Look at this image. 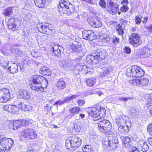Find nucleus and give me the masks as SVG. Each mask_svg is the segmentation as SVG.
I'll list each match as a JSON object with an SVG mask.
<instances>
[{
    "mask_svg": "<svg viewBox=\"0 0 152 152\" xmlns=\"http://www.w3.org/2000/svg\"><path fill=\"white\" fill-rule=\"evenodd\" d=\"M73 62L72 60H63L59 61V65L61 67L66 69L73 65Z\"/></svg>",
    "mask_w": 152,
    "mask_h": 152,
    "instance_id": "a211bd4d",
    "label": "nucleus"
},
{
    "mask_svg": "<svg viewBox=\"0 0 152 152\" xmlns=\"http://www.w3.org/2000/svg\"><path fill=\"white\" fill-rule=\"evenodd\" d=\"M82 148L83 151L84 152H90L91 150V146L90 145H86L84 146Z\"/></svg>",
    "mask_w": 152,
    "mask_h": 152,
    "instance_id": "c03bdc74",
    "label": "nucleus"
},
{
    "mask_svg": "<svg viewBox=\"0 0 152 152\" xmlns=\"http://www.w3.org/2000/svg\"><path fill=\"white\" fill-rule=\"evenodd\" d=\"M20 121L22 123V125H26V124H28L27 121L24 119Z\"/></svg>",
    "mask_w": 152,
    "mask_h": 152,
    "instance_id": "338daca9",
    "label": "nucleus"
},
{
    "mask_svg": "<svg viewBox=\"0 0 152 152\" xmlns=\"http://www.w3.org/2000/svg\"><path fill=\"white\" fill-rule=\"evenodd\" d=\"M3 109L9 112L15 114L19 111L20 108L15 105L7 104L3 106Z\"/></svg>",
    "mask_w": 152,
    "mask_h": 152,
    "instance_id": "dca6fc26",
    "label": "nucleus"
},
{
    "mask_svg": "<svg viewBox=\"0 0 152 152\" xmlns=\"http://www.w3.org/2000/svg\"><path fill=\"white\" fill-rule=\"evenodd\" d=\"M18 106L20 108L24 111H29L32 109V108L31 106L28 105H26L22 102L19 103L18 104Z\"/></svg>",
    "mask_w": 152,
    "mask_h": 152,
    "instance_id": "c85d7f7f",
    "label": "nucleus"
},
{
    "mask_svg": "<svg viewBox=\"0 0 152 152\" xmlns=\"http://www.w3.org/2000/svg\"><path fill=\"white\" fill-rule=\"evenodd\" d=\"M125 28L124 26H123L118 25V28L116 29L118 34L119 35H122L124 33V30Z\"/></svg>",
    "mask_w": 152,
    "mask_h": 152,
    "instance_id": "e433bc0d",
    "label": "nucleus"
},
{
    "mask_svg": "<svg viewBox=\"0 0 152 152\" xmlns=\"http://www.w3.org/2000/svg\"><path fill=\"white\" fill-rule=\"evenodd\" d=\"M111 140L112 141H113L114 145H115L116 146H117L116 145V144L118 143V140L117 139V138L116 137H115V138H113Z\"/></svg>",
    "mask_w": 152,
    "mask_h": 152,
    "instance_id": "69168bd1",
    "label": "nucleus"
},
{
    "mask_svg": "<svg viewBox=\"0 0 152 152\" xmlns=\"http://www.w3.org/2000/svg\"><path fill=\"white\" fill-rule=\"evenodd\" d=\"M139 146L140 147L141 150L143 152H146L148 150V146L147 143L144 141H140L139 142Z\"/></svg>",
    "mask_w": 152,
    "mask_h": 152,
    "instance_id": "393cba45",
    "label": "nucleus"
},
{
    "mask_svg": "<svg viewBox=\"0 0 152 152\" xmlns=\"http://www.w3.org/2000/svg\"><path fill=\"white\" fill-rule=\"evenodd\" d=\"M139 150L136 147L134 146H131L129 148V152H135V151Z\"/></svg>",
    "mask_w": 152,
    "mask_h": 152,
    "instance_id": "13d9d810",
    "label": "nucleus"
},
{
    "mask_svg": "<svg viewBox=\"0 0 152 152\" xmlns=\"http://www.w3.org/2000/svg\"><path fill=\"white\" fill-rule=\"evenodd\" d=\"M144 73L143 69L138 66H130L126 69V75L128 77H142Z\"/></svg>",
    "mask_w": 152,
    "mask_h": 152,
    "instance_id": "423d86ee",
    "label": "nucleus"
},
{
    "mask_svg": "<svg viewBox=\"0 0 152 152\" xmlns=\"http://www.w3.org/2000/svg\"><path fill=\"white\" fill-rule=\"evenodd\" d=\"M83 37L86 40H93L96 38L95 33L91 30H85L83 31Z\"/></svg>",
    "mask_w": 152,
    "mask_h": 152,
    "instance_id": "2eb2a0df",
    "label": "nucleus"
},
{
    "mask_svg": "<svg viewBox=\"0 0 152 152\" xmlns=\"http://www.w3.org/2000/svg\"><path fill=\"white\" fill-rule=\"evenodd\" d=\"M84 67L83 65H81L80 64H77L76 66V68L77 69L78 71H81Z\"/></svg>",
    "mask_w": 152,
    "mask_h": 152,
    "instance_id": "603ef678",
    "label": "nucleus"
},
{
    "mask_svg": "<svg viewBox=\"0 0 152 152\" xmlns=\"http://www.w3.org/2000/svg\"><path fill=\"white\" fill-rule=\"evenodd\" d=\"M8 70L11 73H15L18 71V65L14 63L9 66Z\"/></svg>",
    "mask_w": 152,
    "mask_h": 152,
    "instance_id": "bb28decb",
    "label": "nucleus"
},
{
    "mask_svg": "<svg viewBox=\"0 0 152 152\" xmlns=\"http://www.w3.org/2000/svg\"><path fill=\"white\" fill-rule=\"evenodd\" d=\"M71 100V97L70 96H68L65 98L64 100V103H67L69 101H70Z\"/></svg>",
    "mask_w": 152,
    "mask_h": 152,
    "instance_id": "680f3d73",
    "label": "nucleus"
},
{
    "mask_svg": "<svg viewBox=\"0 0 152 152\" xmlns=\"http://www.w3.org/2000/svg\"><path fill=\"white\" fill-rule=\"evenodd\" d=\"M110 40V37L108 35L104 34L103 35L102 41L106 43H108Z\"/></svg>",
    "mask_w": 152,
    "mask_h": 152,
    "instance_id": "79ce46f5",
    "label": "nucleus"
},
{
    "mask_svg": "<svg viewBox=\"0 0 152 152\" xmlns=\"http://www.w3.org/2000/svg\"><path fill=\"white\" fill-rule=\"evenodd\" d=\"M99 4L102 8H104L106 7V4L104 0H100Z\"/></svg>",
    "mask_w": 152,
    "mask_h": 152,
    "instance_id": "8fccbe9b",
    "label": "nucleus"
},
{
    "mask_svg": "<svg viewBox=\"0 0 152 152\" xmlns=\"http://www.w3.org/2000/svg\"><path fill=\"white\" fill-rule=\"evenodd\" d=\"M106 55V52L104 50H95L92 52V55L87 56L86 59L88 61H90L91 63H96L101 59H104Z\"/></svg>",
    "mask_w": 152,
    "mask_h": 152,
    "instance_id": "39448f33",
    "label": "nucleus"
},
{
    "mask_svg": "<svg viewBox=\"0 0 152 152\" xmlns=\"http://www.w3.org/2000/svg\"><path fill=\"white\" fill-rule=\"evenodd\" d=\"M82 140L77 136H73L67 138L65 142L66 148L71 151H75L81 146Z\"/></svg>",
    "mask_w": 152,
    "mask_h": 152,
    "instance_id": "20e7f679",
    "label": "nucleus"
},
{
    "mask_svg": "<svg viewBox=\"0 0 152 152\" xmlns=\"http://www.w3.org/2000/svg\"><path fill=\"white\" fill-rule=\"evenodd\" d=\"M73 127L75 131L77 132H79L82 128L80 124L79 123L74 124Z\"/></svg>",
    "mask_w": 152,
    "mask_h": 152,
    "instance_id": "37998d69",
    "label": "nucleus"
},
{
    "mask_svg": "<svg viewBox=\"0 0 152 152\" xmlns=\"http://www.w3.org/2000/svg\"><path fill=\"white\" fill-rule=\"evenodd\" d=\"M8 27L9 29L15 31L21 28L20 21L17 18H11L8 22Z\"/></svg>",
    "mask_w": 152,
    "mask_h": 152,
    "instance_id": "1a4fd4ad",
    "label": "nucleus"
},
{
    "mask_svg": "<svg viewBox=\"0 0 152 152\" xmlns=\"http://www.w3.org/2000/svg\"><path fill=\"white\" fill-rule=\"evenodd\" d=\"M124 51L127 54H129L131 51V49L129 47H125L124 49Z\"/></svg>",
    "mask_w": 152,
    "mask_h": 152,
    "instance_id": "e2e57ef3",
    "label": "nucleus"
},
{
    "mask_svg": "<svg viewBox=\"0 0 152 152\" xmlns=\"http://www.w3.org/2000/svg\"><path fill=\"white\" fill-rule=\"evenodd\" d=\"M120 117L123 123H125L126 124L128 122H129V118L128 116L122 115Z\"/></svg>",
    "mask_w": 152,
    "mask_h": 152,
    "instance_id": "ea45409f",
    "label": "nucleus"
},
{
    "mask_svg": "<svg viewBox=\"0 0 152 152\" xmlns=\"http://www.w3.org/2000/svg\"><path fill=\"white\" fill-rule=\"evenodd\" d=\"M131 99L130 97H119L118 98L119 100L125 102L127 101L128 100Z\"/></svg>",
    "mask_w": 152,
    "mask_h": 152,
    "instance_id": "3c124183",
    "label": "nucleus"
},
{
    "mask_svg": "<svg viewBox=\"0 0 152 152\" xmlns=\"http://www.w3.org/2000/svg\"><path fill=\"white\" fill-rule=\"evenodd\" d=\"M135 23L137 25L140 24L142 21L141 18H140L139 16H137L135 18Z\"/></svg>",
    "mask_w": 152,
    "mask_h": 152,
    "instance_id": "09e8293b",
    "label": "nucleus"
},
{
    "mask_svg": "<svg viewBox=\"0 0 152 152\" xmlns=\"http://www.w3.org/2000/svg\"><path fill=\"white\" fill-rule=\"evenodd\" d=\"M14 140L10 138L4 137L0 139V152H5L12 147Z\"/></svg>",
    "mask_w": 152,
    "mask_h": 152,
    "instance_id": "0eeeda50",
    "label": "nucleus"
},
{
    "mask_svg": "<svg viewBox=\"0 0 152 152\" xmlns=\"http://www.w3.org/2000/svg\"><path fill=\"white\" fill-rule=\"evenodd\" d=\"M116 124L118 127L122 125L121 124H123L122 121H121V119L120 117L119 118L116 120Z\"/></svg>",
    "mask_w": 152,
    "mask_h": 152,
    "instance_id": "864d4df0",
    "label": "nucleus"
},
{
    "mask_svg": "<svg viewBox=\"0 0 152 152\" xmlns=\"http://www.w3.org/2000/svg\"><path fill=\"white\" fill-rule=\"evenodd\" d=\"M45 32L48 31L51 34H54L55 32V30L54 29V26L48 23L45 24Z\"/></svg>",
    "mask_w": 152,
    "mask_h": 152,
    "instance_id": "cd10ccee",
    "label": "nucleus"
},
{
    "mask_svg": "<svg viewBox=\"0 0 152 152\" xmlns=\"http://www.w3.org/2000/svg\"><path fill=\"white\" fill-rule=\"evenodd\" d=\"M1 66L4 68L6 69H8L9 66H10L9 65V64L7 62H4L1 65Z\"/></svg>",
    "mask_w": 152,
    "mask_h": 152,
    "instance_id": "6e6d98bb",
    "label": "nucleus"
},
{
    "mask_svg": "<svg viewBox=\"0 0 152 152\" xmlns=\"http://www.w3.org/2000/svg\"><path fill=\"white\" fill-rule=\"evenodd\" d=\"M77 103L80 106H83L85 103V101L84 99H79L77 102Z\"/></svg>",
    "mask_w": 152,
    "mask_h": 152,
    "instance_id": "4d7b16f0",
    "label": "nucleus"
},
{
    "mask_svg": "<svg viewBox=\"0 0 152 152\" xmlns=\"http://www.w3.org/2000/svg\"><path fill=\"white\" fill-rule=\"evenodd\" d=\"M22 125V123L20 121L16 120L13 123V129H15L20 127Z\"/></svg>",
    "mask_w": 152,
    "mask_h": 152,
    "instance_id": "58836bf2",
    "label": "nucleus"
},
{
    "mask_svg": "<svg viewBox=\"0 0 152 152\" xmlns=\"http://www.w3.org/2000/svg\"><path fill=\"white\" fill-rule=\"evenodd\" d=\"M151 53L150 49L147 47H145L142 48L140 52V55L143 58H146L150 56Z\"/></svg>",
    "mask_w": 152,
    "mask_h": 152,
    "instance_id": "aec40b11",
    "label": "nucleus"
},
{
    "mask_svg": "<svg viewBox=\"0 0 152 152\" xmlns=\"http://www.w3.org/2000/svg\"><path fill=\"white\" fill-rule=\"evenodd\" d=\"M140 36L137 33H133L129 37V42L134 47H137L141 44L142 41Z\"/></svg>",
    "mask_w": 152,
    "mask_h": 152,
    "instance_id": "9d476101",
    "label": "nucleus"
},
{
    "mask_svg": "<svg viewBox=\"0 0 152 152\" xmlns=\"http://www.w3.org/2000/svg\"><path fill=\"white\" fill-rule=\"evenodd\" d=\"M51 0H34L35 5L40 8L45 7L47 3H49Z\"/></svg>",
    "mask_w": 152,
    "mask_h": 152,
    "instance_id": "412c9836",
    "label": "nucleus"
},
{
    "mask_svg": "<svg viewBox=\"0 0 152 152\" xmlns=\"http://www.w3.org/2000/svg\"><path fill=\"white\" fill-rule=\"evenodd\" d=\"M58 8L60 14L63 13L68 15L75 11V6L70 4L68 0H61L58 4Z\"/></svg>",
    "mask_w": 152,
    "mask_h": 152,
    "instance_id": "f03ea898",
    "label": "nucleus"
},
{
    "mask_svg": "<svg viewBox=\"0 0 152 152\" xmlns=\"http://www.w3.org/2000/svg\"><path fill=\"white\" fill-rule=\"evenodd\" d=\"M48 81L44 77L36 75L31 78L29 83L32 89L44 91L47 86Z\"/></svg>",
    "mask_w": 152,
    "mask_h": 152,
    "instance_id": "f257e3e1",
    "label": "nucleus"
},
{
    "mask_svg": "<svg viewBox=\"0 0 152 152\" xmlns=\"http://www.w3.org/2000/svg\"><path fill=\"white\" fill-rule=\"evenodd\" d=\"M80 108L79 107H74L70 110V112L71 113V116H74L75 114L78 113L80 110Z\"/></svg>",
    "mask_w": 152,
    "mask_h": 152,
    "instance_id": "f704fd0d",
    "label": "nucleus"
},
{
    "mask_svg": "<svg viewBox=\"0 0 152 152\" xmlns=\"http://www.w3.org/2000/svg\"><path fill=\"white\" fill-rule=\"evenodd\" d=\"M112 0H107V8L110 13L115 15L118 10V5L116 3L113 2Z\"/></svg>",
    "mask_w": 152,
    "mask_h": 152,
    "instance_id": "f8f14e48",
    "label": "nucleus"
},
{
    "mask_svg": "<svg viewBox=\"0 0 152 152\" xmlns=\"http://www.w3.org/2000/svg\"><path fill=\"white\" fill-rule=\"evenodd\" d=\"M129 9V7L126 5H124L120 8V11L123 12H126Z\"/></svg>",
    "mask_w": 152,
    "mask_h": 152,
    "instance_id": "de8ad7c7",
    "label": "nucleus"
},
{
    "mask_svg": "<svg viewBox=\"0 0 152 152\" xmlns=\"http://www.w3.org/2000/svg\"><path fill=\"white\" fill-rule=\"evenodd\" d=\"M45 110L47 111H48L50 110L51 109V106L49 104H47L45 107Z\"/></svg>",
    "mask_w": 152,
    "mask_h": 152,
    "instance_id": "0e129e2a",
    "label": "nucleus"
},
{
    "mask_svg": "<svg viewBox=\"0 0 152 152\" xmlns=\"http://www.w3.org/2000/svg\"><path fill=\"white\" fill-rule=\"evenodd\" d=\"M88 21L89 25L94 28H98L101 27L102 25L101 21L99 20H94L93 18H91L88 19Z\"/></svg>",
    "mask_w": 152,
    "mask_h": 152,
    "instance_id": "6ab92c4d",
    "label": "nucleus"
},
{
    "mask_svg": "<svg viewBox=\"0 0 152 152\" xmlns=\"http://www.w3.org/2000/svg\"><path fill=\"white\" fill-rule=\"evenodd\" d=\"M112 39L115 44H117L119 42V39L115 36H113Z\"/></svg>",
    "mask_w": 152,
    "mask_h": 152,
    "instance_id": "bf43d9fd",
    "label": "nucleus"
},
{
    "mask_svg": "<svg viewBox=\"0 0 152 152\" xmlns=\"http://www.w3.org/2000/svg\"><path fill=\"white\" fill-rule=\"evenodd\" d=\"M52 55L59 57L61 56V52L63 50V48L57 44H54L52 47Z\"/></svg>",
    "mask_w": 152,
    "mask_h": 152,
    "instance_id": "f3484780",
    "label": "nucleus"
},
{
    "mask_svg": "<svg viewBox=\"0 0 152 152\" xmlns=\"http://www.w3.org/2000/svg\"><path fill=\"white\" fill-rule=\"evenodd\" d=\"M12 7H10L4 9L3 14L5 17L9 16L12 12Z\"/></svg>",
    "mask_w": 152,
    "mask_h": 152,
    "instance_id": "72a5a7b5",
    "label": "nucleus"
},
{
    "mask_svg": "<svg viewBox=\"0 0 152 152\" xmlns=\"http://www.w3.org/2000/svg\"><path fill=\"white\" fill-rule=\"evenodd\" d=\"M40 73L44 75L49 76L51 74V72L47 67H42L40 70Z\"/></svg>",
    "mask_w": 152,
    "mask_h": 152,
    "instance_id": "c756f323",
    "label": "nucleus"
},
{
    "mask_svg": "<svg viewBox=\"0 0 152 152\" xmlns=\"http://www.w3.org/2000/svg\"><path fill=\"white\" fill-rule=\"evenodd\" d=\"M19 95L20 98L24 99H29L31 97V94L26 91H21L20 92Z\"/></svg>",
    "mask_w": 152,
    "mask_h": 152,
    "instance_id": "5701e85b",
    "label": "nucleus"
},
{
    "mask_svg": "<svg viewBox=\"0 0 152 152\" xmlns=\"http://www.w3.org/2000/svg\"><path fill=\"white\" fill-rule=\"evenodd\" d=\"M148 132L149 134L152 135V124H150L147 128Z\"/></svg>",
    "mask_w": 152,
    "mask_h": 152,
    "instance_id": "49530a36",
    "label": "nucleus"
},
{
    "mask_svg": "<svg viewBox=\"0 0 152 152\" xmlns=\"http://www.w3.org/2000/svg\"><path fill=\"white\" fill-rule=\"evenodd\" d=\"M118 131L122 134H124L126 132H128L129 131V126L126 125L124 126L123 125L120 126L118 127Z\"/></svg>",
    "mask_w": 152,
    "mask_h": 152,
    "instance_id": "2f4dec72",
    "label": "nucleus"
},
{
    "mask_svg": "<svg viewBox=\"0 0 152 152\" xmlns=\"http://www.w3.org/2000/svg\"><path fill=\"white\" fill-rule=\"evenodd\" d=\"M102 144L103 145H105L106 146H109L111 147L110 149L115 150L117 148V146L114 145L113 142L110 139L107 140H104L102 142Z\"/></svg>",
    "mask_w": 152,
    "mask_h": 152,
    "instance_id": "b1692460",
    "label": "nucleus"
},
{
    "mask_svg": "<svg viewBox=\"0 0 152 152\" xmlns=\"http://www.w3.org/2000/svg\"><path fill=\"white\" fill-rule=\"evenodd\" d=\"M99 67L100 68L102 69L103 72L99 75V76L101 77L106 76L113 71V68L110 66L108 67H102L100 66Z\"/></svg>",
    "mask_w": 152,
    "mask_h": 152,
    "instance_id": "4be33fe9",
    "label": "nucleus"
},
{
    "mask_svg": "<svg viewBox=\"0 0 152 152\" xmlns=\"http://www.w3.org/2000/svg\"><path fill=\"white\" fill-rule=\"evenodd\" d=\"M88 111V117L92 118L94 121H97L101 117L105 116L106 110L104 108L96 105L90 109Z\"/></svg>",
    "mask_w": 152,
    "mask_h": 152,
    "instance_id": "7ed1b4c3",
    "label": "nucleus"
},
{
    "mask_svg": "<svg viewBox=\"0 0 152 152\" xmlns=\"http://www.w3.org/2000/svg\"><path fill=\"white\" fill-rule=\"evenodd\" d=\"M138 112L137 109L135 108H132L130 111V114L133 117L135 118L138 115Z\"/></svg>",
    "mask_w": 152,
    "mask_h": 152,
    "instance_id": "4c0bfd02",
    "label": "nucleus"
},
{
    "mask_svg": "<svg viewBox=\"0 0 152 152\" xmlns=\"http://www.w3.org/2000/svg\"><path fill=\"white\" fill-rule=\"evenodd\" d=\"M99 130L103 133H108L112 129V125L108 120L104 119L99 121L97 124Z\"/></svg>",
    "mask_w": 152,
    "mask_h": 152,
    "instance_id": "6e6552de",
    "label": "nucleus"
},
{
    "mask_svg": "<svg viewBox=\"0 0 152 152\" xmlns=\"http://www.w3.org/2000/svg\"><path fill=\"white\" fill-rule=\"evenodd\" d=\"M96 82V79L94 77L90 78L86 80V82L87 85L90 87L94 86Z\"/></svg>",
    "mask_w": 152,
    "mask_h": 152,
    "instance_id": "7c9ffc66",
    "label": "nucleus"
},
{
    "mask_svg": "<svg viewBox=\"0 0 152 152\" xmlns=\"http://www.w3.org/2000/svg\"><path fill=\"white\" fill-rule=\"evenodd\" d=\"M145 28L147 29L149 33H152V24H150L148 26H145Z\"/></svg>",
    "mask_w": 152,
    "mask_h": 152,
    "instance_id": "5fc2aeb1",
    "label": "nucleus"
},
{
    "mask_svg": "<svg viewBox=\"0 0 152 152\" xmlns=\"http://www.w3.org/2000/svg\"><path fill=\"white\" fill-rule=\"evenodd\" d=\"M45 24H44L43 25L42 23H39L38 24L37 26V28L40 32L43 33V31L45 32Z\"/></svg>",
    "mask_w": 152,
    "mask_h": 152,
    "instance_id": "c9c22d12",
    "label": "nucleus"
},
{
    "mask_svg": "<svg viewBox=\"0 0 152 152\" xmlns=\"http://www.w3.org/2000/svg\"><path fill=\"white\" fill-rule=\"evenodd\" d=\"M70 49L71 52H77L79 51L77 47L75 44H72L70 46Z\"/></svg>",
    "mask_w": 152,
    "mask_h": 152,
    "instance_id": "a18cd8bd",
    "label": "nucleus"
},
{
    "mask_svg": "<svg viewBox=\"0 0 152 152\" xmlns=\"http://www.w3.org/2000/svg\"><path fill=\"white\" fill-rule=\"evenodd\" d=\"M66 86V82L62 80L58 81L56 84V86L58 90L63 89L65 88Z\"/></svg>",
    "mask_w": 152,
    "mask_h": 152,
    "instance_id": "a878e982",
    "label": "nucleus"
},
{
    "mask_svg": "<svg viewBox=\"0 0 152 152\" xmlns=\"http://www.w3.org/2000/svg\"><path fill=\"white\" fill-rule=\"evenodd\" d=\"M152 105V94L150 95L147 100V106L148 107H149Z\"/></svg>",
    "mask_w": 152,
    "mask_h": 152,
    "instance_id": "a19ab883",
    "label": "nucleus"
},
{
    "mask_svg": "<svg viewBox=\"0 0 152 152\" xmlns=\"http://www.w3.org/2000/svg\"><path fill=\"white\" fill-rule=\"evenodd\" d=\"M131 139L127 136L123 137H122L123 142L124 144V147H127L129 145Z\"/></svg>",
    "mask_w": 152,
    "mask_h": 152,
    "instance_id": "473e14b6",
    "label": "nucleus"
},
{
    "mask_svg": "<svg viewBox=\"0 0 152 152\" xmlns=\"http://www.w3.org/2000/svg\"><path fill=\"white\" fill-rule=\"evenodd\" d=\"M131 83L134 86H138L142 87L148 85L149 81L146 78L137 79L132 80Z\"/></svg>",
    "mask_w": 152,
    "mask_h": 152,
    "instance_id": "4468645a",
    "label": "nucleus"
},
{
    "mask_svg": "<svg viewBox=\"0 0 152 152\" xmlns=\"http://www.w3.org/2000/svg\"><path fill=\"white\" fill-rule=\"evenodd\" d=\"M22 135L24 138L28 140L33 139L36 138L37 136L35 131L33 129L30 128L24 129Z\"/></svg>",
    "mask_w": 152,
    "mask_h": 152,
    "instance_id": "9b49d317",
    "label": "nucleus"
},
{
    "mask_svg": "<svg viewBox=\"0 0 152 152\" xmlns=\"http://www.w3.org/2000/svg\"><path fill=\"white\" fill-rule=\"evenodd\" d=\"M10 93L9 89L3 88L0 90V102H6L10 99Z\"/></svg>",
    "mask_w": 152,
    "mask_h": 152,
    "instance_id": "ddd939ff",
    "label": "nucleus"
},
{
    "mask_svg": "<svg viewBox=\"0 0 152 152\" xmlns=\"http://www.w3.org/2000/svg\"><path fill=\"white\" fill-rule=\"evenodd\" d=\"M26 18L28 19H31V15L30 13H27L25 14Z\"/></svg>",
    "mask_w": 152,
    "mask_h": 152,
    "instance_id": "774afa93",
    "label": "nucleus"
},
{
    "mask_svg": "<svg viewBox=\"0 0 152 152\" xmlns=\"http://www.w3.org/2000/svg\"><path fill=\"white\" fill-rule=\"evenodd\" d=\"M64 103V100L63 101H61V100H59L56 102H55L54 103V104H53V106L55 105H57V106H56V107H58V104H62Z\"/></svg>",
    "mask_w": 152,
    "mask_h": 152,
    "instance_id": "052dcab7",
    "label": "nucleus"
}]
</instances>
